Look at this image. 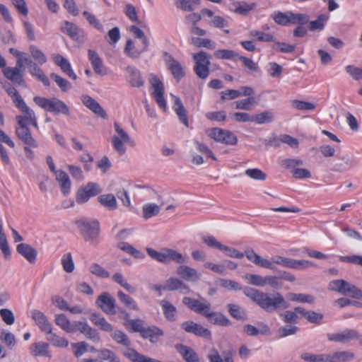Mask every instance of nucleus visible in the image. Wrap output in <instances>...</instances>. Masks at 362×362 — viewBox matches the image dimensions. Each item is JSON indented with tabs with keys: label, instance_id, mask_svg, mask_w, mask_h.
<instances>
[{
	"label": "nucleus",
	"instance_id": "obj_12",
	"mask_svg": "<svg viewBox=\"0 0 362 362\" xmlns=\"http://www.w3.org/2000/svg\"><path fill=\"white\" fill-rule=\"evenodd\" d=\"M327 337L329 341L346 344L351 340L360 339L361 334L356 329H345L338 333L327 334Z\"/></svg>",
	"mask_w": 362,
	"mask_h": 362
},
{
	"label": "nucleus",
	"instance_id": "obj_57",
	"mask_svg": "<svg viewBox=\"0 0 362 362\" xmlns=\"http://www.w3.org/2000/svg\"><path fill=\"white\" fill-rule=\"evenodd\" d=\"M228 312L232 317L237 320L246 319V313L240 306L235 304H228Z\"/></svg>",
	"mask_w": 362,
	"mask_h": 362
},
{
	"label": "nucleus",
	"instance_id": "obj_31",
	"mask_svg": "<svg viewBox=\"0 0 362 362\" xmlns=\"http://www.w3.org/2000/svg\"><path fill=\"white\" fill-rule=\"evenodd\" d=\"M90 320L101 330L106 332H111L113 331V327L106 319L98 313H93L90 315Z\"/></svg>",
	"mask_w": 362,
	"mask_h": 362
},
{
	"label": "nucleus",
	"instance_id": "obj_54",
	"mask_svg": "<svg viewBox=\"0 0 362 362\" xmlns=\"http://www.w3.org/2000/svg\"><path fill=\"white\" fill-rule=\"evenodd\" d=\"M315 266V264L309 260L292 259L291 269L296 270H305L309 267Z\"/></svg>",
	"mask_w": 362,
	"mask_h": 362
},
{
	"label": "nucleus",
	"instance_id": "obj_1",
	"mask_svg": "<svg viewBox=\"0 0 362 362\" xmlns=\"http://www.w3.org/2000/svg\"><path fill=\"white\" fill-rule=\"evenodd\" d=\"M243 293L267 313L289 307V303L279 293H275L273 297H270L268 294L250 287L245 288Z\"/></svg>",
	"mask_w": 362,
	"mask_h": 362
},
{
	"label": "nucleus",
	"instance_id": "obj_60",
	"mask_svg": "<svg viewBox=\"0 0 362 362\" xmlns=\"http://www.w3.org/2000/svg\"><path fill=\"white\" fill-rule=\"evenodd\" d=\"M63 269L65 272L71 273L74 270V264L70 252L65 253L61 259Z\"/></svg>",
	"mask_w": 362,
	"mask_h": 362
},
{
	"label": "nucleus",
	"instance_id": "obj_46",
	"mask_svg": "<svg viewBox=\"0 0 362 362\" xmlns=\"http://www.w3.org/2000/svg\"><path fill=\"white\" fill-rule=\"evenodd\" d=\"M131 32L134 36L141 41L142 48L141 51H147L149 45L148 38L145 36L144 33L138 27L132 25L130 27Z\"/></svg>",
	"mask_w": 362,
	"mask_h": 362
},
{
	"label": "nucleus",
	"instance_id": "obj_33",
	"mask_svg": "<svg viewBox=\"0 0 362 362\" xmlns=\"http://www.w3.org/2000/svg\"><path fill=\"white\" fill-rule=\"evenodd\" d=\"M205 317L210 323L216 325L228 326L230 325V320L224 315L214 312L211 309Z\"/></svg>",
	"mask_w": 362,
	"mask_h": 362
},
{
	"label": "nucleus",
	"instance_id": "obj_8",
	"mask_svg": "<svg viewBox=\"0 0 362 362\" xmlns=\"http://www.w3.org/2000/svg\"><path fill=\"white\" fill-rule=\"evenodd\" d=\"M101 191V188L98 183L90 182L78 189L76 200L78 204H84L87 202L90 198L99 194Z\"/></svg>",
	"mask_w": 362,
	"mask_h": 362
},
{
	"label": "nucleus",
	"instance_id": "obj_59",
	"mask_svg": "<svg viewBox=\"0 0 362 362\" xmlns=\"http://www.w3.org/2000/svg\"><path fill=\"white\" fill-rule=\"evenodd\" d=\"M289 24H300L303 25L308 22L309 18L303 13H294L288 11Z\"/></svg>",
	"mask_w": 362,
	"mask_h": 362
},
{
	"label": "nucleus",
	"instance_id": "obj_24",
	"mask_svg": "<svg viewBox=\"0 0 362 362\" xmlns=\"http://www.w3.org/2000/svg\"><path fill=\"white\" fill-rule=\"evenodd\" d=\"M62 31L74 40L80 41L83 37V31L76 25L65 21L61 26Z\"/></svg>",
	"mask_w": 362,
	"mask_h": 362
},
{
	"label": "nucleus",
	"instance_id": "obj_39",
	"mask_svg": "<svg viewBox=\"0 0 362 362\" xmlns=\"http://www.w3.org/2000/svg\"><path fill=\"white\" fill-rule=\"evenodd\" d=\"M233 6H235V13L246 16L256 8L257 4L255 2L247 3L245 1H237L233 3Z\"/></svg>",
	"mask_w": 362,
	"mask_h": 362
},
{
	"label": "nucleus",
	"instance_id": "obj_38",
	"mask_svg": "<svg viewBox=\"0 0 362 362\" xmlns=\"http://www.w3.org/2000/svg\"><path fill=\"white\" fill-rule=\"evenodd\" d=\"M176 348L187 362H199V357L193 349L181 344Z\"/></svg>",
	"mask_w": 362,
	"mask_h": 362
},
{
	"label": "nucleus",
	"instance_id": "obj_22",
	"mask_svg": "<svg viewBox=\"0 0 362 362\" xmlns=\"http://www.w3.org/2000/svg\"><path fill=\"white\" fill-rule=\"evenodd\" d=\"M16 132L18 137L26 145L33 148H37L38 146V143L32 136L30 131L28 128V125H18Z\"/></svg>",
	"mask_w": 362,
	"mask_h": 362
},
{
	"label": "nucleus",
	"instance_id": "obj_49",
	"mask_svg": "<svg viewBox=\"0 0 362 362\" xmlns=\"http://www.w3.org/2000/svg\"><path fill=\"white\" fill-rule=\"evenodd\" d=\"M29 50L31 56L38 64L42 65L47 62V57L45 54L35 45H30Z\"/></svg>",
	"mask_w": 362,
	"mask_h": 362
},
{
	"label": "nucleus",
	"instance_id": "obj_11",
	"mask_svg": "<svg viewBox=\"0 0 362 362\" xmlns=\"http://www.w3.org/2000/svg\"><path fill=\"white\" fill-rule=\"evenodd\" d=\"M16 107L21 111L22 115L16 116V120L18 125H28L32 124L35 128H37V118L35 112L31 110L25 103L21 101V103L16 105Z\"/></svg>",
	"mask_w": 362,
	"mask_h": 362
},
{
	"label": "nucleus",
	"instance_id": "obj_34",
	"mask_svg": "<svg viewBox=\"0 0 362 362\" xmlns=\"http://www.w3.org/2000/svg\"><path fill=\"white\" fill-rule=\"evenodd\" d=\"M354 357V354L349 351H335L328 354L329 362H348Z\"/></svg>",
	"mask_w": 362,
	"mask_h": 362
},
{
	"label": "nucleus",
	"instance_id": "obj_23",
	"mask_svg": "<svg viewBox=\"0 0 362 362\" xmlns=\"http://www.w3.org/2000/svg\"><path fill=\"white\" fill-rule=\"evenodd\" d=\"M165 62L168 69L177 81L184 76L185 73L181 64L175 60L171 55L165 54Z\"/></svg>",
	"mask_w": 362,
	"mask_h": 362
},
{
	"label": "nucleus",
	"instance_id": "obj_61",
	"mask_svg": "<svg viewBox=\"0 0 362 362\" xmlns=\"http://www.w3.org/2000/svg\"><path fill=\"white\" fill-rule=\"evenodd\" d=\"M342 163L339 165L340 170L346 171L356 166V161L354 157L349 155H344L341 158Z\"/></svg>",
	"mask_w": 362,
	"mask_h": 362
},
{
	"label": "nucleus",
	"instance_id": "obj_4",
	"mask_svg": "<svg viewBox=\"0 0 362 362\" xmlns=\"http://www.w3.org/2000/svg\"><path fill=\"white\" fill-rule=\"evenodd\" d=\"M114 128L116 134L112 137L111 142L114 149L119 155H122L127 150L124 144H129L130 146H134L135 143L128 133L117 122L114 124Z\"/></svg>",
	"mask_w": 362,
	"mask_h": 362
},
{
	"label": "nucleus",
	"instance_id": "obj_10",
	"mask_svg": "<svg viewBox=\"0 0 362 362\" xmlns=\"http://www.w3.org/2000/svg\"><path fill=\"white\" fill-rule=\"evenodd\" d=\"M182 303L190 310L204 317H206L211 309V303L205 298H202L199 300L189 297H184Z\"/></svg>",
	"mask_w": 362,
	"mask_h": 362
},
{
	"label": "nucleus",
	"instance_id": "obj_28",
	"mask_svg": "<svg viewBox=\"0 0 362 362\" xmlns=\"http://www.w3.org/2000/svg\"><path fill=\"white\" fill-rule=\"evenodd\" d=\"M142 48L141 41L128 40L124 48V52L132 59H137L145 51H141Z\"/></svg>",
	"mask_w": 362,
	"mask_h": 362
},
{
	"label": "nucleus",
	"instance_id": "obj_27",
	"mask_svg": "<svg viewBox=\"0 0 362 362\" xmlns=\"http://www.w3.org/2000/svg\"><path fill=\"white\" fill-rule=\"evenodd\" d=\"M16 250L30 264L35 262L37 252L34 247L25 243H21L17 245Z\"/></svg>",
	"mask_w": 362,
	"mask_h": 362
},
{
	"label": "nucleus",
	"instance_id": "obj_25",
	"mask_svg": "<svg viewBox=\"0 0 362 362\" xmlns=\"http://www.w3.org/2000/svg\"><path fill=\"white\" fill-rule=\"evenodd\" d=\"M52 59L64 74L73 80H76L77 76L72 69L71 64L66 58L60 54H54L52 56Z\"/></svg>",
	"mask_w": 362,
	"mask_h": 362
},
{
	"label": "nucleus",
	"instance_id": "obj_6",
	"mask_svg": "<svg viewBox=\"0 0 362 362\" xmlns=\"http://www.w3.org/2000/svg\"><path fill=\"white\" fill-rule=\"evenodd\" d=\"M329 288L337 291L342 295L348 296L351 298H362V291L356 286L349 284L344 280H334L329 284Z\"/></svg>",
	"mask_w": 362,
	"mask_h": 362
},
{
	"label": "nucleus",
	"instance_id": "obj_19",
	"mask_svg": "<svg viewBox=\"0 0 362 362\" xmlns=\"http://www.w3.org/2000/svg\"><path fill=\"white\" fill-rule=\"evenodd\" d=\"M245 255L251 262L254 263L257 266L272 270H276V267L271 260L263 258L252 250H246Z\"/></svg>",
	"mask_w": 362,
	"mask_h": 362
},
{
	"label": "nucleus",
	"instance_id": "obj_43",
	"mask_svg": "<svg viewBox=\"0 0 362 362\" xmlns=\"http://www.w3.org/2000/svg\"><path fill=\"white\" fill-rule=\"evenodd\" d=\"M190 44L197 47H206L209 49L216 48V43L209 38H199L193 37L190 39Z\"/></svg>",
	"mask_w": 362,
	"mask_h": 362
},
{
	"label": "nucleus",
	"instance_id": "obj_32",
	"mask_svg": "<svg viewBox=\"0 0 362 362\" xmlns=\"http://www.w3.org/2000/svg\"><path fill=\"white\" fill-rule=\"evenodd\" d=\"M98 202L105 209L113 211L117 209L116 197L112 194H104L98 197Z\"/></svg>",
	"mask_w": 362,
	"mask_h": 362
},
{
	"label": "nucleus",
	"instance_id": "obj_37",
	"mask_svg": "<svg viewBox=\"0 0 362 362\" xmlns=\"http://www.w3.org/2000/svg\"><path fill=\"white\" fill-rule=\"evenodd\" d=\"M160 305L163 309L165 318L171 322L175 321L177 313L176 308L171 303L165 299L160 300Z\"/></svg>",
	"mask_w": 362,
	"mask_h": 362
},
{
	"label": "nucleus",
	"instance_id": "obj_15",
	"mask_svg": "<svg viewBox=\"0 0 362 362\" xmlns=\"http://www.w3.org/2000/svg\"><path fill=\"white\" fill-rule=\"evenodd\" d=\"M82 103L92 111L97 116L103 118L107 119V115L103 107L92 97L88 95H83L81 96Z\"/></svg>",
	"mask_w": 362,
	"mask_h": 362
},
{
	"label": "nucleus",
	"instance_id": "obj_42",
	"mask_svg": "<svg viewBox=\"0 0 362 362\" xmlns=\"http://www.w3.org/2000/svg\"><path fill=\"white\" fill-rule=\"evenodd\" d=\"M29 72L30 74L35 77L37 80L40 81L45 86H49V81L45 76L43 71L35 63L31 64L29 67Z\"/></svg>",
	"mask_w": 362,
	"mask_h": 362
},
{
	"label": "nucleus",
	"instance_id": "obj_45",
	"mask_svg": "<svg viewBox=\"0 0 362 362\" xmlns=\"http://www.w3.org/2000/svg\"><path fill=\"white\" fill-rule=\"evenodd\" d=\"M208 358L210 362H233V356L230 353H228L223 358H221L218 351L212 349L208 354Z\"/></svg>",
	"mask_w": 362,
	"mask_h": 362
},
{
	"label": "nucleus",
	"instance_id": "obj_44",
	"mask_svg": "<svg viewBox=\"0 0 362 362\" xmlns=\"http://www.w3.org/2000/svg\"><path fill=\"white\" fill-rule=\"evenodd\" d=\"M47 340L49 341L52 346L59 348H66L69 346L68 340L64 338L57 335L52 332V334H47Z\"/></svg>",
	"mask_w": 362,
	"mask_h": 362
},
{
	"label": "nucleus",
	"instance_id": "obj_56",
	"mask_svg": "<svg viewBox=\"0 0 362 362\" xmlns=\"http://www.w3.org/2000/svg\"><path fill=\"white\" fill-rule=\"evenodd\" d=\"M146 252L153 259L156 260L160 263L165 264V247L161 248L159 251H157L151 247H147Z\"/></svg>",
	"mask_w": 362,
	"mask_h": 362
},
{
	"label": "nucleus",
	"instance_id": "obj_20",
	"mask_svg": "<svg viewBox=\"0 0 362 362\" xmlns=\"http://www.w3.org/2000/svg\"><path fill=\"white\" fill-rule=\"evenodd\" d=\"M29 351L32 356H45L52 358V354L49 350V345L45 341H38L32 344L29 347Z\"/></svg>",
	"mask_w": 362,
	"mask_h": 362
},
{
	"label": "nucleus",
	"instance_id": "obj_3",
	"mask_svg": "<svg viewBox=\"0 0 362 362\" xmlns=\"http://www.w3.org/2000/svg\"><path fill=\"white\" fill-rule=\"evenodd\" d=\"M34 102L41 108L46 111L52 112L55 114H62L69 116L70 109L66 103L56 98L49 99L43 97L36 96L33 99Z\"/></svg>",
	"mask_w": 362,
	"mask_h": 362
},
{
	"label": "nucleus",
	"instance_id": "obj_36",
	"mask_svg": "<svg viewBox=\"0 0 362 362\" xmlns=\"http://www.w3.org/2000/svg\"><path fill=\"white\" fill-rule=\"evenodd\" d=\"M3 73L8 79L13 83L21 84L23 82V75L20 68L16 67H6L4 69Z\"/></svg>",
	"mask_w": 362,
	"mask_h": 362
},
{
	"label": "nucleus",
	"instance_id": "obj_16",
	"mask_svg": "<svg viewBox=\"0 0 362 362\" xmlns=\"http://www.w3.org/2000/svg\"><path fill=\"white\" fill-rule=\"evenodd\" d=\"M96 304L107 314L114 315L115 313V300L107 293L101 294L98 298Z\"/></svg>",
	"mask_w": 362,
	"mask_h": 362
},
{
	"label": "nucleus",
	"instance_id": "obj_30",
	"mask_svg": "<svg viewBox=\"0 0 362 362\" xmlns=\"http://www.w3.org/2000/svg\"><path fill=\"white\" fill-rule=\"evenodd\" d=\"M88 59L96 74L100 75L106 74L103 62L95 51L88 50Z\"/></svg>",
	"mask_w": 362,
	"mask_h": 362
},
{
	"label": "nucleus",
	"instance_id": "obj_50",
	"mask_svg": "<svg viewBox=\"0 0 362 362\" xmlns=\"http://www.w3.org/2000/svg\"><path fill=\"white\" fill-rule=\"evenodd\" d=\"M271 18L274 21V22L280 25L286 26L289 25V15L288 11L287 12H281V11H274L272 15Z\"/></svg>",
	"mask_w": 362,
	"mask_h": 362
},
{
	"label": "nucleus",
	"instance_id": "obj_55",
	"mask_svg": "<svg viewBox=\"0 0 362 362\" xmlns=\"http://www.w3.org/2000/svg\"><path fill=\"white\" fill-rule=\"evenodd\" d=\"M112 279L128 292L134 293L136 291V288L127 282L124 276L121 273H115L112 276Z\"/></svg>",
	"mask_w": 362,
	"mask_h": 362
},
{
	"label": "nucleus",
	"instance_id": "obj_9",
	"mask_svg": "<svg viewBox=\"0 0 362 362\" xmlns=\"http://www.w3.org/2000/svg\"><path fill=\"white\" fill-rule=\"evenodd\" d=\"M209 136L217 142L227 145H235L238 142L237 136L231 132L220 128H212L207 131Z\"/></svg>",
	"mask_w": 362,
	"mask_h": 362
},
{
	"label": "nucleus",
	"instance_id": "obj_48",
	"mask_svg": "<svg viewBox=\"0 0 362 362\" xmlns=\"http://www.w3.org/2000/svg\"><path fill=\"white\" fill-rule=\"evenodd\" d=\"M288 298L292 301L309 304H313L315 301V298L313 296L304 293H290L288 294Z\"/></svg>",
	"mask_w": 362,
	"mask_h": 362
},
{
	"label": "nucleus",
	"instance_id": "obj_40",
	"mask_svg": "<svg viewBox=\"0 0 362 362\" xmlns=\"http://www.w3.org/2000/svg\"><path fill=\"white\" fill-rule=\"evenodd\" d=\"M163 334V331L156 327L146 328L142 333L143 337L148 339L152 343L158 342Z\"/></svg>",
	"mask_w": 362,
	"mask_h": 362
},
{
	"label": "nucleus",
	"instance_id": "obj_52",
	"mask_svg": "<svg viewBox=\"0 0 362 362\" xmlns=\"http://www.w3.org/2000/svg\"><path fill=\"white\" fill-rule=\"evenodd\" d=\"M117 296L120 301L123 304H124L127 308L134 310H139V307L136 302L132 297L125 294L122 291H119L117 293Z\"/></svg>",
	"mask_w": 362,
	"mask_h": 362
},
{
	"label": "nucleus",
	"instance_id": "obj_53",
	"mask_svg": "<svg viewBox=\"0 0 362 362\" xmlns=\"http://www.w3.org/2000/svg\"><path fill=\"white\" fill-rule=\"evenodd\" d=\"M301 358L308 362H329L328 354H312L304 353Z\"/></svg>",
	"mask_w": 362,
	"mask_h": 362
},
{
	"label": "nucleus",
	"instance_id": "obj_58",
	"mask_svg": "<svg viewBox=\"0 0 362 362\" xmlns=\"http://www.w3.org/2000/svg\"><path fill=\"white\" fill-rule=\"evenodd\" d=\"M250 35L252 37L256 38L260 42H274L275 37L269 33H265L257 30H252L250 32Z\"/></svg>",
	"mask_w": 362,
	"mask_h": 362
},
{
	"label": "nucleus",
	"instance_id": "obj_62",
	"mask_svg": "<svg viewBox=\"0 0 362 362\" xmlns=\"http://www.w3.org/2000/svg\"><path fill=\"white\" fill-rule=\"evenodd\" d=\"M220 251H221L226 256L231 257V258L241 259L245 255V253L244 254V253L238 251L235 248L227 246L226 245H223Z\"/></svg>",
	"mask_w": 362,
	"mask_h": 362
},
{
	"label": "nucleus",
	"instance_id": "obj_2",
	"mask_svg": "<svg viewBox=\"0 0 362 362\" xmlns=\"http://www.w3.org/2000/svg\"><path fill=\"white\" fill-rule=\"evenodd\" d=\"M54 322L67 333H74L78 331L95 343H98L100 340L99 332L90 327L86 321H75L71 323L64 314H57L54 315Z\"/></svg>",
	"mask_w": 362,
	"mask_h": 362
},
{
	"label": "nucleus",
	"instance_id": "obj_29",
	"mask_svg": "<svg viewBox=\"0 0 362 362\" xmlns=\"http://www.w3.org/2000/svg\"><path fill=\"white\" fill-rule=\"evenodd\" d=\"M164 288L169 291L180 290L182 293H187L189 292V286L185 284L182 280L173 277L166 281Z\"/></svg>",
	"mask_w": 362,
	"mask_h": 362
},
{
	"label": "nucleus",
	"instance_id": "obj_17",
	"mask_svg": "<svg viewBox=\"0 0 362 362\" xmlns=\"http://www.w3.org/2000/svg\"><path fill=\"white\" fill-rule=\"evenodd\" d=\"M127 74V81L134 88H140L144 85V79L141 71L134 66H127L125 69Z\"/></svg>",
	"mask_w": 362,
	"mask_h": 362
},
{
	"label": "nucleus",
	"instance_id": "obj_26",
	"mask_svg": "<svg viewBox=\"0 0 362 362\" xmlns=\"http://www.w3.org/2000/svg\"><path fill=\"white\" fill-rule=\"evenodd\" d=\"M171 97L173 100V110L176 112L178 116L180 122L185 126L189 127V122L187 115V111L180 100V98L174 95L173 94H170Z\"/></svg>",
	"mask_w": 362,
	"mask_h": 362
},
{
	"label": "nucleus",
	"instance_id": "obj_64",
	"mask_svg": "<svg viewBox=\"0 0 362 362\" xmlns=\"http://www.w3.org/2000/svg\"><path fill=\"white\" fill-rule=\"evenodd\" d=\"M346 72L356 81L362 79V68L354 65H347L345 67Z\"/></svg>",
	"mask_w": 362,
	"mask_h": 362
},
{
	"label": "nucleus",
	"instance_id": "obj_5",
	"mask_svg": "<svg viewBox=\"0 0 362 362\" xmlns=\"http://www.w3.org/2000/svg\"><path fill=\"white\" fill-rule=\"evenodd\" d=\"M76 225L86 241L95 243L99 235L100 224L96 220L81 219Z\"/></svg>",
	"mask_w": 362,
	"mask_h": 362
},
{
	"label": "nucleus",
	"instance_id": "obj_13",
	"mask_svg": "<svg viewBox=\"0 0 362 362\" xmlns=\"http://www.w3.org/2000/svg\"><path fill=\"white\" fill-rule=\"evenodd\" d=\"M30 317L42 332L46 334H52V325L42 312L38 310H33L30 311Z\"/></svg>",
	"mask_w": 362,
	"mask_h": 362
},
{
	"label": "nucleus",
	"instance_id": "obj_47",
	"mask_svg": "<svg viewBox=\"0 0 362 362\" xmlns=\"http://www.w3.org/2000/svg\"><path fill=\"white\" fill-rule=\"evenodd\" d=\"M119 247L122 250L127 252L128 254L131 255L132 256H133L134 257H135L136 259H144V257H145V255L144 254V252L136 249L135 247H134L132 245H131L130 244H129L127 243H120L119 245Z\"/></svg>",
	"mask_w": 362,
	"mask_h": 362
},
{
	"label": "nucleus",
	"instance_id": "obj_41",
	"mask_svg": "<svg viewBox=\"0 0 362 362\" xmlns=\"http://www.w3.org/2000/svg\"><path fill=\"white\" fill-rule=\"evenodd\" d=\"M160 210V206L156 203H147L142 206L143 218L146 220L157 216Z\"/></svg>",
	"mask_w": 362,
	"mask_h": 362
},
{
	"label": "nucleus",
	"instance_id": "obj_18",
	"mask_svg": "<svg viewBox=\"0 0 362 362\" xmlns=\"http://www.w3.org/2000/svg\"><path fill=\"white\" fill-rule=\"evenodd\" d=\"M176 273L182 279L190 281L196 282L201 279V274L195 269L187 265H180L177 267Z\"/></svg>",
	"mask_w": 362,
	"mask_h": 362
},
{
	"label": "nucleus",
	"instance_id": "obj_7",
	"mask_svg": "<svg viewBox=\"0 0 362 362\" xmlns=\"http://www.w3.org/2000/svg\"><path fill=\"white\" fill-rule=\"evenodd\" d=\"M149 83L153 88L152 95L158 106L164 111L167 109L166 101L164 98V86L160 78L155 74H149Z\"/></svg>",
	"mask_w": 362,
	"mask_h": 362
},
{
	"label": "nucleus",
	"instance_id": "obj_35",
	"mask_svg": "<svg viewBox=\"0 0 362 362\" xmlns=\"http://www.w3.org/2000/svg\"><path fill=\"white\" fill-rule=\"evenodd\" d=\"M165 264H169L170 262H175L177 264L185 263L187 259L180 252L175 250L165 247Z\"/></svg>",
	"mask_w": 362,
	"mask_h": 362
},
{
	"label": "nucleus",
	"instance_id": "obj_21",
	"mask_svg": "<svg viewBox=\"0 0 362 362\" xmlns=\"http://www.w3.org/2000/svg\"><path fill=\"white\" fill-rule=\"evenodd\" d=\"M55 180L60 187L62 193L66 196L71 192V181L68 174L62 170H58L55 173Z\"/></svg>",
	"mask_w": 362,
	"mask_h": 362
},
{
	"label": "nucleus",
	"instance_id": "obj_51",
	"mask_svg": "<svg viewBox=\"0 0 362 362\" xmlns=\"http://www.w3.org/2000/svg\"><path fill=\"white\" fill-rule=\"evenodd\" d=\"M235 107L239 110H251L256 105V100L253 97L237 100Z\"/></svg>",
	"mask_w": 362,
	"mask_h": 362
},
{
	"label": "nucleus",
	"instance_id": "obj_14",
	"mask_svg": "<svg viewBox=\"0 0 362 362\" xmlns=\"http://www.w3.org/2000/svg\"><path fill=\"white\" fill-rule=\"evenodd\" d=\"M181 327L188 333H192L197 336L206 339H209L211 337V332L209 329L192 321L184 322Z\"/></svg>",
	"mask_w": 362,
	"mask_h": 362
},
{
	"label": "nucleus",
	"instance_id": "obj_63",
	"mask_svg": "<svg viewBox=\"0 0 362 362\" xmlns=\"http://www.w3.org/2000/svg\"><path fill=\"white\" fill-rule=\"evenodd\" d=\"M245 174L255 180H264L267 175L259 168H249L245 170Z\"/></svg>",
	"mask_w": 362,
	"mask_h": 362
}]
</instances>
